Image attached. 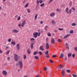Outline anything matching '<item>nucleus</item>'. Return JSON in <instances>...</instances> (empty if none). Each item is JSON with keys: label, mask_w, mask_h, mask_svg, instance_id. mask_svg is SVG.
Masks as SVG:
<instances>
[{"label": "nucleus", "mask_w": 77, "mask_h": 77, "mask_svg": "<svg viewBox=\"0 0 77 77\" xmlns=\"http://www.w3.org/2000/svg\"><path fill=\"white\" fill-rule=\"evenodd\" d=\"M23 59H26L27 58V57H26V55H23Z\"/></svg>", "instance_id": "obj_31"}, {"label": "nucleus", "mask_w": 77, "mask_h": 77, "mask_svg": "<svg viewBox=\"0 0 77 77\" xmlns=\"http://www.w3.org/2000/svg\"><path fill=\"white\" fill-rule=\"evenodd\" d=\"M17 65H19L20 68L21 69L23 68V63L21 61H19L18 62V64H17Z\"/></svg>", "instance_id": "obj_4"}, {"label": "nucleus", "mask_w": 77, "mask_h": 77, "mask_svg": "<svg viewBox=\"0 0 77 77\" xmlns=\"http://www.w3.org/2000/svg\"><path fill=\"white\" fill-rule=\"evenodd\" d=\"M66 71L67 72H68V73H69V72H71V71H70V70H67Z\"/></svg>", "instance_id": "obj_41"}, {"label": "nucleus", "mask_w": 77, "mask_h": 77, "mask_svg": "<svg viewBox=\"0 0 77 77\" xmlns=\"http://www.w3.org/2000/svg\"><path fill=\"white\" fill-rule=\"evenodd\" d=\"M71 9L73 10V11H75V9L74 7L72 8Z\"/></svg>", "instance_id": "obj_48"}, {"label": "nucleus", "mask_w": 77, "mask_h": 77, "mask_svg": "<svg viewBox=\"0 0 77 77\" xmlns=\"http://www.w3.org/2000/svg\"><path fill=\"white\" fill-rule=\"evenodd\" d=\"M62 75L64 77H66V76L65 75V71L64 70L62 71Z\"/></svg>", "instance_id": "obj_13"}, {"label": "nucleus", "mask_w": 77, "mask_h": 77, "mask_svg": "<svg viewBox=\"0 0 77 77\" xmlns=\"http://www.w3.org/2000/svg\"><path fill=\"white\" fill-rule=\"evenodd\" d=\"M58 30H60L61 31H62V30H63V29L60 28H58Z\"/></svg>", "instance_id": "obj_37"}, {"label": "nucleus", "mask_w": 77, "mask_h": 77, "mask_svg": "<svg viewBox=\"0 0 77 77\" xmlns=\"http://www.w3.org/2000/svg\"><path fill=\"white\" fill-rule=\"evenodd\" d=\"M26 20H23L22 22V24H21V26L22 27H24V26H25V24H26Z\"/></svg>", "instance_id": "obj_6"}, {"label": "nucleus", "mask_w": 77, "mask_h": 77, "mask_svg": "<svg viewBox=\"0 0 77 77\" xmlns=\"http://www.w3.org/2000/svg\"><path fill=\"white\" fill-rule=\"evenodd\" d=\"M8 41L9 42H11V38H9L8 39Z\"/></svg>", "instance_id": "obj_34"}, {"label": "nucleus", "mask_w": 77, "mask_h": 77, "mask_svg": "<svg viewBox=\"0 0 77 77\" xmlns=\"http://www.w3.org/2000/svg\"><path fill=\"white\" fill-rule=\"evenodd\" d=\"M27 11L28 13H30V9H27Z\"/></svg>", "instance_id": "obj_33"}, {"label": "nucleus", "mask_w": 77, "mask_h": 77, "mask_svg": "<svg viewBox=\"0 0 77 77\" xmlns=\"http://www.w3.org/2000/svg\"><path fill=\"white\" fill-rule=\"evenodd\" d=\"M58 41L59 42H61V41L60 40V39H59L58 40Z\"/></svg>", "instance_id": "obj_52"}, {"label": "nucleus", "mask_w": 77, "mask_h": 77, "mask_svg": "<svg viewBox=\"0 0 77 77\" xmlns=\"http://www.w3.org/2000/svg\"><path fill=\"white\" fill-rule=\"evenodd\" d=\"M2 74L4 75H7V72H6V71L3 70L2 71Z\"/></svg>", "instance_id": "obj_9"}, {"label": "nucleus", "mask_w": 77, "mask_h": 77, "mask_svg": "<svg viewBox=\"0 0 77 77\" xmlns=\"http://www.w3.org/2000/svg\"><path fill=\"white\" fill-rule=\"evenodd\" d=\"M21 26V25L20 23V24L18 25V26H19V27H20V26Z\"/></svg>", "instance_id": "obj_55"}, {"label": "nucleus", "mask_w": 77, "mask_h": 77, "mask_svg": "<svg viewBox=\"0 0 77 77\" xmlns=\"http://www.w3.org/2000/svg\"><path fill=\"white\" fill-rule=\"evenodd\" d=\"M45 5V4L44 3L40 5V6H41V7H44V6Z\"/></svg>", "instance_id": "obj_27"}, {"label": "nucleus", "mask_w": 77, "mask_h": 77, "mask_svg": "<svg viewBox=\"0 0 77 77\" xmlns=\"http://www.w3.org/2000/svg\"><path fill=\"white\" fill-rule=\"evenodd\" d=\"M17 17H18V15H16V16H14L15 18H17Z\"/></svg>", "instance_id": "obj_58"}, {"label": "nucleus", "mask_w": 77, "mask_h": 77, "mask_svg": "<svg viewBox=\"0 0 77 77\" xmlns=\"http://www.w3.org/2000/svg\"><path fill=\"white\" fill-rule=\"evenodd\" d=\"M33 35L35 38H36L38 35V36H40V35H41V32H39L38 33V32H34L33 34Z\"/></svg>", "instance_id": "obj_2"}, {"label": "nucleus", "mask_w": 77, "mask_h": 77, "mask_svg": "<svg viewBox=\"0 0 77 77\" xmlns=\"http://www.w3.org/2000/svg\"><path fill=\"white\" fill-rule=\"evenodd\" d=\"M45 54L46 55H47V54H48V51H47L45 52Z\"/></svg>", "instance_id": "obj_38"}, {"label": "nucleus", "mask_w": 77, "mask_h": 77, "mask_svg": "<svg viewBox=\"0 0 77 77\" xmlns=\"http://www.w3.org/2000/svg\"><path fill=\"white\" fill-rule=\"evenodd\" d=\"M71 56V54L70 53V54H68V57H69Z\"/></svg>", "instance_id": "obj_43"}, {"label": "nucleus", "mask_w": 77, "mask_h": 77, "mask_svg": "<svg viewBox=\"0 0 77 77\" xmlns=\"http://www.w3.org/2000/svg\"><path fill=\"white\" fill-rule=\"evenodd\" d=\"M38 53H39V54H40V55H42V53L41 51H39L38 52Z\"/></svg>", "instance_id": "obj_36"}, {"label": "nucleus", "mask_w": 77, "mask_h": 77, "mask_svg": "<svg viewBox=\"0 0 77 77\" xmlns=\"http://www.w3.org/2000/svg\"><path fill=\"white\" fill-rule=\"evenodd\" d=\"M55 15V13L52 12L50 14V16L51 17H54Z\"/></svg>", "instance_id": "obj_8"}, {"label": "nucleus", "mask_w": 77, "mask_h": 77, "mask_svg": "<svg viewBox=\"0 0 77 77\" xmlns=\"http://www.w3.org/2000/svg\"><path fill=\"white\" fill-rule=\"evenodd\" d=\"M14 59L15 61H17L18 60V59L20 58V57L17 55V54H14Z\"/></svg>", "instance_id": "obj_1"}, {"label": "nucleus", "mask_w": 77, "mask_h": 77, "mask_svg": "<svg viewBox=\"0 0 77 77\" xmlns=\"http://www.w3.org/2000/svg\"><path fill=\"white\" fill-rule=\"evenodd\" d=\"M27 52L28 54H30V49H28L27 50Z\"/></svg>", "instance_id": "obj_25"}, {"label": "nucleus", "mask_w": 77, "mask_h": 77, "mask_svg": "<svg viewBox=\"0 0 77 77\" xmlns=\"http://www.w3.org/2000/svg\"><path fill=\"white\" fill-rule=\"evenodd\" d=\"M50 62L51 63H53V61L52 60H49Z\"/></svg>", "instance_id": "obj_53"}, {"label": "nucleus", "mask_w": 77, "mask_h": 77, "mask_svg": "<svg viewBox=\"0 0 77 77\" xmlns=\"http://www.w3.org/2000/svg\"><path fill=\"white\" fill-rule=\"evenodd\" d=\"M51 22L52 24H54L56 23L55 21H54V20H52Z\"/></svg>", "instance_id": "obj_26"}, {"label": "nucleus", "mask_w": 77, "mask_h": 77, "mask_svg": "<svg viewBox=\"0 0 77 77\" xmlns=\"http://www.w3.org/2000/svg\"><path fill=\"white\" fill-rule=\"evenodd\" d=\"M33 44H34L33 43H31V49H33Z\"/></svg>", "instance_id": "obj_22"}, {"label": "nucleus", "mask_w": 77, "mask_h": 77, "mask_svg": "<svg viewBox=\"0 0 77 77\" xmlns=\"http://www.w3.org/2000/svg\"><path fill=\"white\" fill-rule=\"evenodd\" d=\"M35 77H39V75H38L35 76Z\"/></svg>", "instance_id": "obj_61"}, {"label": "nucleus", "mask_w": 77, "mask_h": 77, "mask_svg": "<svg viewBox=\"0 0 77 77\" xmlns=\"http://www.w3.org/2000/svg\"><path fill=\"white\" fill-rule=\"evenodd\" d=\"M34 58H35V59H36V60H38V59H39V57L37 56H35L34 57Z\"/></svg>", "instance_id": "obj_23"}, {"label": "nucleus", "mask_w": 77, "mask_h": 77, "mask_svg": "<svg viewBox=\"0 0 77 77\" xmlns=\"http://www.w3.org/2000/svg\"><path fill=\"white\" fill-rule=\"evenodd\" d=\"M57 12H60V9H57Z\"/></svg>", "instance_id": "obj_44"}, {"label": "nucleus", "mask_w": 77, "mask_h": 77, "mask_svg": "<svg viewBox=\"0 0 77 77\" xmlns=\"http://www.w3.org/2000/svg\"><path fill=\"white\" fill-rule=\"evenodd\" d=\"M38 17V14H36L35 16L34 20H37V17Z\"/></svg>", "instance_id": "obj_19"}, {"label": "nucleus", "mask_w": 77, "mask_h": 77, "mask_svg": "<svg viewBox=\"0 0 77 77\" xmlns=\"http://www.w3.org/2000/svg\"><path fill=\"white\" fill-rule=\"evenodd\" d=\"M21 20V17L20 16H19L18 17V18L17 19V21H20Z\"/></svg>", "instance_id": "obj_29"}, {"label": "nucleus", "mask_w": 77, "mask_h": 77, "mask_svg": "<svg viewBox=\"0 0 77 77\" xmlns=\"http://www.w3.org/2000/svg\"><path fill=\"white\" fill-rule=\"evenodd\" d=\"M77 24L76 23H73L71 25L72 26H76Z\"/></svg>", "instance_id": "obj_28"}, {"label": "nucleus", "mask_w": 77, "mask_h": 77, "mask_svg": "<svg viewBox=\"0 0 77 77\" xmlns=\"http://www.w3.org/2000/svg\"><path fill=\"white\" fill-rule=\"evenodd\" d=\"M10 51H9L6 53L7 55H8V54H9V53Z\"/></svg>", "instance_id": "obj_51"}, {"label": "nucleus", "mask_w": 77, "mask_h": 77, "mask_svg": "<svg viewBox=\"0 0 77 77\" xmlns=\"http://www.w3.org/2000/svg\"><path fill=\"white\" fill-rule=\"evenodd\" d=\"M52 57H57V55H54L52 56Z\"/></svg>", "instance_id": "obj_39"}, {"label": "nucleus", "mask_w": 77, "mask_h": 77, "mask_svg": "<svg viewBox=\"0 0 77 77\" xmlns=\"http://www.w3.org/2000/svg\"><path fill=\"white\" fill-rule=\"evenodd\" d=\"M8 60H10V57H8Z\"/></svg>", "instance_id": "obj_60"}, {"label": "nucleus", "mask_w": 77, "mask_h": 77, "mask_svg": "<svg viewBox=\"0 0 77 77\" xmlns=\"http://www.w3.org/2000/svg\"><path fill=\"white\" fill-rule=\"evenodd\" d=\"M54 32H57V31L56 30H54Z\"/></svg>", "instance_id": "obj_62"}, {"label": "nucleus", "mask_w": 77, "mask_h": 77, "mask_svg": "<svg viewBox=\"0 0 77 77\" xmlns=\"http://www.w3.org/2000/svg\"><path fill=\"white\" fill-rule=\"evenodd\" d=\"M65 11L66 13L68 14H71L72 12L71 9H70L69 11V8L68 7H67L66 8Z\"/></svg>", "instance_id": "obj_3"}, {"label": "nucleus", "mask_w": 77, "mask_h": 77, "mask_svg": "<svg viewBox=\"0 0 77 77\" xmlns=\"http://www.w3.org/2000/svg\"><path fill=\"white\" fill-rule=\"evenodd\" d=\"M46 49H47V50H48V48H49V45L48 44V43H46Z\"/></svg>", "instance_id": "obj_12"}, {"label": "nucleus", "mask_w": 77, "mask_h": 77, "mask_svg": "<svg viewBox=\"0 0 77 77\" xmlns=\"http://www.w3.org/2000/svg\"><path fill=\"white\" fill-rule=\"evenodd\" d=\"M20 45L19 44H17V49L18 50H20Z\"/></svg>", "instance_id": "obj_10"}, {"label": "nucleus", "mask_w": 77, "mask_h": 77, "mask_svg": "<svg viewBox=\"0 0 77 77\" xmlns=\"http://www.w3.org/2000/svg\"><path fill=\"white\" fill-rule=\"evenodd\" d=\"M44 69L45 70V71H47V68L46 67H45L44 68Z\"/></svg>", "instance_id": "obj_45"}, {"label": "nucleus", "mask_w": 77, "mask_h": 77, "mask_svg": "<svg viewBox=\"0 0 77 77\" xmlns=\"http://www.w3.org/2000/svg\"><path fill=\"white\" fill-rule=\"evenodd\" d=\"M72 75L73 77H77V75L74 74H72Z\"/></svg>", "instance_id": "obj_42"}, {"label": "nucleus", "mask_w": 77, "mask_h": 77, "mask_svg": "<svg viewBox=\"0 0 77 77\" xmlns=\"http://www.w3.org/2000/svg\"><path fill=\"white\" fill-rule=\"evenodd\" d=\"M37 0V5H39V3L40 4H42L43 3V1L42 0Z\"/></svg>", "instance_id": "obj_5"}, {"label": "nucleus", "mask_w": 77, "mask_h": 77, "mask_svg": "<svg viewBox=\"0 0 77 77\" xmlns=\"http://www.w3.org/2000/svg\"><path fill=\"white\" fill-rule=\"evenodd\" d=\"M74 49L75 51H77V47H76L74 48Z\"/></svg>", "instance_id": "obj_47"}, {"label": "nucleus", "mask_w": 77, "mask_h": 77, "mask_svg": "<svg viewBox=\"0 0 77 77\" xmlns=\"http://www.w3.org/2000/svg\"><path fill=\"white\" fill-rule=\"evenodd\" d=\"M30 40L31 42H34L35 41V38H30Z\"/></svg>", "instance_id": "obj_15"}, {"label": "nucleus", "mask_w": 77, "mask_h": 77, "mask_svg": "<svg viewBox=\"0 0 77 77\" xmlns=\"http://www.w3.org/2000/svg\"><path fill=\"white\" fill-rule=\"evenodd\" d=\"M11 44H13V45H15L16 44V43H15V42H14L13 41H11Z\"/></svg>", "instance_id": "obj_20"}, {"label": "nucleus", "mask_w": 77, "mask_h": 77, "mask_svg": "<svg viewBox=\"0 0 77 77\" xmlns=\"http://www.w3.org/2000/svg\"><path fill=\"white\" fill-rule=\"evenodd\" d=\"M2 51L0 50V53H1V54H2Z\"/></svg>", "instance_id": "obj_59"}, {"label": "nucleus", "mask_w": 77, "mask_h": 77, "mask_svg": "<svg viewBox=\"0 0 77 77\" xmlns=\"http://www.w3.org/2000/svg\"><path fill=\"white\" fill-rule=\"evenodd\" d=\"M46 57H48V56L47 55Z\"/></svg>", "instance_id": "obj_64"}, {"label": "nucleus", "mask_w": 77, "mask_h": 77, "mask_svg": "<svg viewBox=\"0 0 77 77\" xmlns=\"http://www.w3.org/2000/svg\"><path fill=\"white\" fill-rule=\"evenodd\" d=\"M60 57V58H62L63 57V54L61 53Z\"/></svg>", "instance_id": "obj_21"}, {"label": "nucleus", "mask_w": 77, "mask_h": 77, "mask_svg": "<svg viewBox=\"0 0 77 77\" xmlns=\"http://www.w3.org/2000/svg\"><path fill=\"white\" fill-rule=\"evenodd\" d=\"M71 36V34H68L66 35H65L64 37V38L65 39V38H68V37H69V36Z\"/></svg>", "instance_id": "obj_11"}, {"label": "nucleus", "mask_w": 77, "mask_h": 77, "mask_svg": "<svg viewBox=\"0 0 77 77\" xmlns=\"http://www.w3.org/2000/svg\"><path fill=\"white\" fill-rule=\"evenodd\" d=\"M72 1H70V2L69 3V6H72Z\"/></svg>", "instance_id": "obj_30"}, {"label": "nucleus", "mask_w": 77, "mask_h": 77, "mask_svg": "<svg viewBox=\"0 0 77 77\" xmlns=\"http://www.w3.org/2000/svg\"><path fill=\"white\" fill-rule=\"evenodd\" d=\"M74 33V31L72 30H71L70 31V34H72V33Z\"/></svg>", "instance_id": "obj_32"}, {"label": "nucleus", "mask_w": 77, "mask_h": 77, "mask_svg": "<svg viewBox=\"0 0 77 77\" xmlns=\"http://www.w3.org/2000/svg\"><path fill=\"white\" fill-rule=\"evenodd\" d=\"M37 53H38V52L35 51L33 53V54L34 55H36V54Z\"/></svg>", "instance_id": "obj_35"}, {"label": "nucleus", "mask_w": 77, "mask_h": 77, "mask_svg": "<svg viewBox=\"0 0 77 77\" xmlns=\"http://www.w3.org/2000/svg\"><path fill=\"white\" fill-rule=\"evenodd\" d=\"M29 3H28L26 4L24 6L25 8H27L29 6Z\"/></svg>", "instance_id": "obj_16"}, {"label": "nucleus", "mask_w": 77, "mask_h": 77, "mask_svg": "<svg viewBox=\"0 0 77 77\" xmlns=\"http://www.w3.org/2000/svg\"><path fill=\"white\" fill-rule=\"evenodd\" d=\"M43 21H41L40 23V24H42L43 23Z\"/></svg>", "instance_id": "obj_54"}, {"label": "nucleus", "mask_w": 77, "mask_h": 77, "mask_svg": "<svg viewBox=\"0 0 77 77\" xmlns=\"http://www.w3.org/2000/svg\"><path fill=\"white\" fill-rule=\"evenodd\" d=\"M66 47H67V48L68 50H69V45H68V44L67 43H66Z\"/></svg>", "instance_id": "obj_18"}, {"label": "nucleus", "mask_w": 77, "mask_h": 77, "mask_svg": "<svg viewBox=\"0 0 77 77\" xmlns=\"http://www.w3.org/2000/svg\"><path fill=\"white\" fill-rule=\"evenodd\" d=\"M48 27V26H46L45 27V30H46V31H47V28Z\"/></svg>", "instance_id": "obj_49"}, {"label": "nucleus", "mask_w": 77, "mask_h": 77, "mask_svg": "<svg viewBox=\"0 0 77 77\" xmlns=\"http://www.w3.org/2000/svg\"><path fill=\"white\" fill-rule=\"evenodd\" d=\"M63 66L60 65L58 66V69H59V68H63Z\"/></svg>", "instance_id": "obj_24"}, {"label": "nucleus", "mask_w": 77, "mask_h": 77, "mask_svg": "<svg viewBox=\"0 0 77 77\" xmlns=\"http://www.w3.org/2000/svg\"><path fill=\"white\" fill-rule=\"evenodd\" d=\"M72 56L73 58H74V57H75V54H73L72 55Z\"/></svg>", "instance_id": "obj_50"}, {"label": "nucleus", "mask_w": 77, "mask_h": 77, "mask_svg": "<svg viewBox=\"0 0 77 77\" xmlns=\"http://www.w3.org/2000/svg\"><path fill=\"white\" fill-rule=\"evenodd\" d=\"M46 41H47V42H48V38H47L46 39Z\"/></svg>", "instance_id": "obj_57"}, {"label": "nucleus", "mask_w": 77, "mask_h": 77, "mask_svg": "<svg viewBox=\"0 0 77 77\" xmlns=\"http://www.w3.org/2000/svg\"><path fill=\"white\" fill-rule=\"evenodd\" d=\"M55 42V40H54V38H52L51 39V43L52 44H54V42Z\"/></svg>", "instance_id": "obj_14"}, {"label": "nucleus", "mask_w": 77, "mask_h": 77, "mask_svg": "<svg viewBox=\"0 0 77 77\" xmlns=\"http://www.w3.org/2000/svg\"><path fill=\"white\" fill-rule=\"evenodd\" d=\"M12 32L13 33H17L19 32V31L16 29H14L12 30Z\"/></svg>", "instance_id": "obj_7"}, {"label": "nucleus", "mask_w": 77, "mask_h": 77, "mask_svg": "<svg viewBox=\"0 0 77 77\" xmlns=\"http://www.w3.org/2000/svg\"><path fill=\"white\" fill-rule=\"evenodd\" d=\"M40 50L42 51H43V50H44V48H43V46H42L40 47Z\"/></svg>", "instance_id": "obj_17"}, {"label": "nucleus", "mask_w": 77, "mask_h": 77, "mask_svg": "<svg viewBox=\"0 0 77 77\" xmlns=\"http://www.w3.org/2000/svg\"><path fill=\"white\" fill-rule=\"evenodd\" d=\"M54 0H50L49 2V3H50L51 2H53V1H54Z\"/></svg>", "instance_id": "obj_46"}, {"label": "nucleus", "mask_w": 77, "mask_h": 77, "mask_svg": "<svg viewBox=\"0 0 77 77\" xmlns=\"http://www.w3.org/2000/svg\"><path fill=\"white\" fill-rule=\"evenodd\" d=\"M9 48V47L8 46H7L5 48V49L7 50V49H8V48Z\"/></svg>", "instance_id": "obj_56"}, {"label": "nucleus", "mask_w": 77, "mask_h": 77, "mask_svg": "<svg viewBox=\"0 0 77 77\" xmlns=\"http://www.w3.org/2000/svg\"><path fill=\"white\" fill-rule=\"evenodd\" d=\"M3 0V2H5L6 1V0Z\"/></svg>", "instance_id": "obj_63"}, {"label": "nucleus", "mask_w": 77, "mask_h": 77, "mask_svg": "<svg viewBox=\"0 0 77 77\" xmlns=\"http://www.w3.org/2000/svg\"><path fill=\"white\" fill-rule=\"evenodd\" d=\"M48 36H51V33H48Z\"/></svg>", "instance_id": "obj_40"}]
</instances>
